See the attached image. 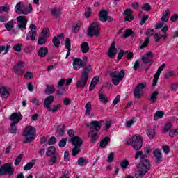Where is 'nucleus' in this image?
I'll list each match as a JSON object with an SVG mask.
<instances>
[{
  "mask_svg": "<svg viewBox=\"0 0 178 178\" xmlns=\"http://www.w3.org/2000/svg\"><path fill=\"white\" fill-rule=\"evenodd\" d=\"M147 154H144L143 151H138L135 154L136 160L140 158V162L138 165V169L145 173H148V170L151 169V163H149V161L147 160Z\"/></svg>",
  "mask_w": 178,
  "mask_h": 178,
  "instance_id": "f257e3e1",
  "label": "nucleus"
},
{
  "mask_svg": "<svg viewBox=\"0 0 178 178\" xmlns=\"http://www.w3.org/2000/svg\"><path fill=\"white\" fill-rule=\"evenodd\" d=\"M102 123H104V121L102 120H94L90 122V131L88 133V136L91 138V143L93 144L98 140V131L101 130Z\"/></svg>",
  "mask_w": 178,
  "mask_h": 178,
  "instance_id": "f03ea898",
  "label": "nucleus"
},
{
  "mask_svg": "<svg viewBox=\"0 0 178 178\" xmlns=\"http://www.w3.org/2000/svg\"><path fill=\"white\" fill-rule=\"evenodd\" d=\"M37 130L32 126H28L24 130L23 136L24 137V143L27 144L31 143L35 137Z\"/></svg>",
  "mask_w": 178,
  "mask_h": 178,
  "instance_id": "7ed1b4c3",
  "label": "nucleus"
},
{
  "mask_svg": "<svg viewBox=\"0 0 178 178\" xmlns=\"http://www.w3.org/2000/svg\"><path fill=\"white\" fill-rule=\"evenodd\" d=\"M128 145H131L135 151H140L143 147V139L140 136H134L128 141Z\"/></svg>",
  "mask_w": 178,
  "mask_h": 178,
  "instance_id": "20e7f679",
  "label": "nucleus"
},
{
  "mask_svg": "<svg viewBox=\"0 0 178 178\" xmlns=\"http://www.w3.org/2000/svg\"><path fill=\"white\" fill-rule=\"evenodd\" d=\"M124 71H113L110 73V77L111 79V81L114 86H118L120 81L123 80L124 77Z\"/></svg>",
  "mask_w": 178,
  "mask_h": 178,
  "instance_id": "39448f33",
  "label": "nucleus"
},
{
  "mask_svg": "<svg viewBox=\"0 0 178 178\" xmlns=\"http://www.w3.org/2000/svg\"><path fill=\"white\" fill-rule=\"evenodd\" d=\"M99 30H101L99 24L97 22H93L88 29V35L89 37H94V35L99 37Z\"/></svg>",
  "mask_w": 178,
  "mask_h": 178,
  "instance_id": "423d86ee",
  "label": "nucleus"
},
{
  "mask_svg": "<svg viewBox=\"0 0 178 178\" xmlns=\"http://www.w3.org/2000/svg\"><path fill=\"white\" fill-rule=\"evenodd\" d=\"M146 87L147 85L144 83H140L138 84L134 90V97L137 99H140V98L143 97L144 94V88H145Z\"/></svg>",
  "mask_w": 178,
  "mask_h": 178,
  "instance_id": "0eeeda50",
  "label": "nucleus"
},
{
  "mask_svg": "<svg viewBox=\"0 0 178 178\" xmlns=\"http://www.w3.org/2000/svg\"><path fill=\"white\" fill-rule=\"evenodd\" d=\"M14 172L15 169L10 166V164L7 163L1 165L0 168V176H5L6 175L12 176Z\"/></svg>",
  "mask_w": 178,
  "mask_h": 178,
  "instance_id": "6e6552de",
  "label": "nucleus"
},
{
  "mask_svg": "<svg viewBox=\"0 0 178 178\" xmlns=\"http://www.w3.org/2000/svg\"><path fill=\"white\" fill-rule=\"evenodd\" d=\"M17 22V27L20 29L22 31H24L27 29V18L26 16L19 15L16 18Z\"/></svg>",
  "mask_w": 178,
  "mask_h": 178,
  "instance_id": "1a4fd4ad",
  "label": "nucleus"
},
{
  "mask_svg": "<svg viewBox=\"0 0 178 178\" xmlns=\"http://www.w3.org/2000/svg\"><path fill=\"white\" fill-rule=\"evenodd\" d=\"M87 57L83 58V60L75 58L73 60V67L74 70H77V69H81V67H85L86 63H87Z\"/></svg>",
  "mask_w": 178,
  "mask_h": 178,
  "instance_id": "9d476101",
  "label": "nucleus"
},
{
  "mask_svg": "<svg viewBox=\"0 0 178 178\" xmlns=\"http://www.w3.org/2000/svg\"><path fill=\"white\" fill-rule=\"evenodd\" d=\"M29 31L26 34V40H31V41H35L37 37V26L31 24L29 26Z\"/></svg>",
  "mask_w": 178,
  "mask_h": 178,
  "instance_id": "9b49d317",
  "label": "nucleus"
},
{
  "mask_svg": "<svg viewBox=\"0 0 178 178\" xmlns=\"http://www.w3.org/2000/svg\"><path fill=\"white\" fill-rule=\"evenodd\" d=\"M26 65V63L23 61H19L15 65H14V72L17 76H23L24 74V66Z\"/></svg>",
  "mask_w": 178,
  "mask_h": 178,
  "instance_id": "f8f14e48",
  "label": "nucleus"
},
{
  "mask_svg": "<svg viewBox=\"0 0 178 178\" xmlns=\"http://www.w3.org/2000/svg\"><path fill=\"white\" fill-rule=\"evenodd\" d=\"M87 81H88V77L86 72H82L81 77L78 80L76 83V86L78 88H84L87 85Z\"/></svg>",
  "mask_w": 178,
  "mask_h": 178,
  "instance_id": "ddd939ff",
  "label": "nucleus"
},
{
  "mask_svg": "<svg viewBox=\"0 0 178 178\" xmlns=\"http://www.w3.org/2000/svg\"><path fill=\"white\" fill-rule=\"evenodd\" d=\"M22 119H23V115H22V113H20V112L13 113L9 117V120L13 122V123L18 124L20 120H22Z\"/></svg>",
  "mask_w": 178,
  "mask_h": 178,
  "instance_id": "4468645a",
  "label": "nucleus"
},
{
  "mask_svg": "<svg viewBox=\"0 0 178 178\" xmlns=\"http://www.w3.org/2000/svg\"><path fill=\"white\" fill-rule=\"evenodd\" d=\"M65 35L63 33H60L58 36H54L52 40V42L56 48H59L60 45V40L64 41Z\"/></svg>",
  "mask_w": 178,
  "mask_h": 178,
  "instance_id": "2eb2a0df",
  "label": "nucleus"
},
{
  "mask_svg": "<svg viewBox=\"0 0 178 178\" xmlns=\"http://www.w3.org/2000/svg\"><path fill=\"white\" fill-rule=\"evenodd\" d=\"M165 66H166L165 63H163L160 67H159L157 72L154 74V79H153V86H156V83H158V79H159V76H161V73L162 72V70L165 69Z\"/></svg>",
  "mask_w": 178,
  "mask_h": 178,
  "instance_id": "dca6fc26",
  "label": "nucleus"
},
{
  "mask_svg": "<svg viewBox=\"0 0 178 178\" xmlns=\"http://www.w3.org/2000/svg\"><path fill=\"white\" fill-rule=\"evenodd\" d=\"M71 142L74 147L80 148L83 144V139L79 136H74L71 138Z\"/></svg>",
  "mask_w": 178,
  "mask_h": 178,
  "instance_id": "f3484780",
  "label": "nucleus"
},
{
  "mask_svg": "<svg viewBox=\"0 0 178 178\" xmlns=\"http://www.w3.org/2000/svg\"><path fill=\"white\" fill-rule=\"evenodd\" d=\"M124 15L125 16V22H132L134 19V16H133V11L130 8H127L124 10Z\"/></svg>",
  "mask_w": 178,
  "mask_h": 178,
  "instance_id": "a211bd4d",
  "label": "nucleus"
},
{
  "mask_svg": "<svg viewBox=\"0 0 178 178\" xmlns=\"http://www.w3.org/2000/svg\"><path fill=\"white\" fill-rule=\"evenodd\" d=\"M152 58H154V53L153 52H147L145 54L142 58V60L143 63H149L152 62Z\"/></svg>",
  "mask_w": 178,
  "mask_h": 178,
  "instance_id": "6ab92c4d",
  "label": "nucleus"
},
{
  "mask_svg": "<svg viewBox=\"0 0 178 178\" xmlns=\"http://www.w3.org/2000/svg\"><path fill=\"white\" fill-rule=\"evenodd\" d=\"M116 42H113L111 45L108 49V57L113 58L116 55V52H118V49H116Z\"/></svg>",
  "mask_w": 178,
  "mask_h": 178,
  "instance_id": "aec40b11",
  "label": "nucleus"
},
{
  "mask_svg": "<svg viewBox=\"0 0 178 178\" xmlns=\"http://www.w3.org/2000/svg\"><path fill=\"white\" fill-rule=\"evenodd\" d=\"M54 99H55V97L52 95L48 96L44 101V108H47V109H49L51 107V105H52V102H54Z\"/></svg>",
  "mask_w": 178,
  "mask_h": 178,
  "instance_id": "412c9836",
  "label": "nucleus"
},
{
  "mask_svg": "<svg viewBox=\"0 0 178 178\" xmlns=\"http://www.w3.org/2000/svg\"><path fill=\"white\" fill-rule=\"evenodd\" d=\"M60 161V156L59 154L50 156V159L48 161L49 165H54L55 163H58Z\"/></svg>",
  "mask_w": 178,
  "mask_h": 178,
  "instance_id": "4be33fe9",
  "label": "nucleus"
},
{
  "mask_svg": "<svg viewBox=\"0 0 178 178\" xmlns=\"http://www.w3.org/2000/svg\"><path fill=\"white\" fill-rule=\"evenodd\" d=\"M85 115L86 116H90V118H93L94 113H91V111H92V105L91 104V102H88L86 106H85Z\"/></svg>",
  "mask_w": 178,
  "mask_h": 178,
  "instance_id": "5701e85b",
  "label": "nucleus"
},
{
  "mask_svg": "<svg viewBox=\"0 0 178 178\" xmlns=\"http://www.w3.org/2000/svg\"><path fill=\"white\" fill-rule=\"evenodd\" d=\"M0 95H1L2 98H9L10 93L8 90V88L6 86H0Z\"/></svg>",
  "mask_w": 178,
  "mask_h": 178,
  "instance_id": "b1692460",
  "label": "nucleus"
},
{
  "mask_svg": "<svg viewBox=\"0 0 178 178\" xmlns=\"http://www.w3.org/2000/svg\"><path fill=\"white\" fill-rule=\"evenodd\" d=\"M99 18L102 23H105L108 21V11L102 10L99 13Z\"/></svg>",
  "mask_w": 178,
  "mask_h": 178,
  "instance_id": "393cba45",
  "label": "nucleus"
},
{
  "mask_svg": "<svg viewBox=\"0 0 178 178\" xmlns=\"http://www.w3.org/2000/svg\"><path fill=\"white\" fill-rule=\"evenodd\" d=\"M153 154L156 158V163H159L161 161V159H162V152L158 149H156L154 150Z\"/></svg>",
  "mask_w": 178,
  "mask_h": 178,
  "instance_id": "a878e982",
  "label": "nucleus"
},
{
  "mask_svg": "<svg viewBox=\"0 0 178 178\" xmlns=\"http://www.w3.org/2000/svg\"><path fill=\"white\" fill-rule=\"evenodd\" d=\"M58 153L56 152V149L54 146H50L47 152L46 156H54V155H57Z\"/></svg>",
  "mask_w": 178,
  "mask_h": 178,
  "instance_id": "bb28decb",
  "label": "nucleus"
},
{
  "mask_svg": "<svg viewBox=\"0 0 178 178\" xmlns=\"http://www.w3.org/2000/svg\"><path fill=\"white\" fill-rule=\"evenodd\" d=\"M47 54H48V48H47L46 47H42L40 48L38 52V55L40 58H45Z\"/></svg>",
  "mask_w": 178,
  "mask_h": 178,
  "instance_id": "cd10ccee",
  "label": "nucleus"
},
{
  "mask_svg": "<svg viewBox=\"0 0 178 178\" xmlns=\"http://www.w3.org/2000/svg\"><path fill=\"white\" fill-rule=\"evenodd\" d=\"M51 15L53 17H55V19H58L59 16L62 15V12H60V9L54 7L51 10Z\"/></svg>",
  "mask_w": 178,
  "mask_h": 178,
  "instance_id": "c85d7f7f",
  "label": "nucleus"
},
{
  "mask_svg": "<svg viewBox=\"0 0 178 178\" xmlns=\"http://www.w3.org/2000/svg\"><path fill=\"white\" fill-rule=\"evenodd\" d=\"M98 81H99V76H95L92 79L90 86L89 87V91H92V90H94V88L95 87V86H97V83H98Z\"/></svg>",
  "mask_w": 178,
  "mask_h": 178,
  "instance_id": "c756f323",
  "label": "nucleus"
},
{
  "mask_svg": "<svg viewBox=\"0 0 178 178\" xmlns=\"http://www.w3.org/2000/svg\"><path fill=\"white\" fill-rule=\"evenodd\" d=\"M99 99L102 104H106V102H108V97L105 94H104L102 89L99 91Z\"/></svg>",
  "mask_w": 178,
  "mask_h": 178,
  "instance_id": "7c9ffc66",
  "label": "nucleus"
},
{
  "mask_svg": "<svg viewBox=\"0 0 178 178\" xmlns=\"http://www.w3.org/2000/svg\"><path fill=\"white\" fill-rule=\"evenodd\" d=\"M15 11L18 15H23V13L24 12L23 10V3L22 2H19L15 7Z\"/></svg>",
  "mask_w": 178,
  "mask_h": 178,
  "instance_id": "2f4dec72",
  "label": "nucleus"
},
{
  "mask_svg": "<svg viewBox=\"0 0 178 178\" xmlns=\"http://www.w3.org/2000/svg\"><path fill=\"white\" fill-rule=\"evenodd\" d=\"M81 51H82L83 54H87V52L90 51V46H88V43L87 42H83L81 44Z\"/></svg>",
  "mask_w": 178,
  "mask_h": 178,
  "instance_id": "473e14b6",
  "label": "nucleus"
},
{
  "mask_svg": "<svg viewBox=\"0 0 178 178\" xmlns=\"http://www.w3.org/2000/svg\"><path fill=\"white\" fill-rule=\"evenodd\" d=\"M62 108L61 104H56L51 106L49 108L47 109L49 112H52L53 113H55V112H58V111H60V108Z\"/></svg>",
  "mask_w": 178,
  "mask_h": 178,
  "instance_id": "72a5a7b5",
  "label": "nucleus"
},
{
  "mask_svg": "<svg viewBox=\"0 0 178 178\" xmlns=\"http://www.w3.org/2000/svg\"><path fill=\"white\" fill-rule=\"evenodd\" d=\"M46 90H44L45 94H47V95H49L51 94H54L55 92V87H54V85L49 86L46 85Z\"/></svg>",
  "mask_w": 178,
  "mask_h": 178,
  "instance_id": "f704fd0d",
  "label": "nucleus"
},
{
  "mask_svg": "<svg viewBox=\"0 0 178 178\" xmlns=\"http://www.w3.org/2000/svg\"><path fill=\"white\" fill-rule=\"evenodd\" d=\"M122 38H127V37H136V34L131 29H127L125 31V34L122 35Z\"/></svg>",
  "mask_w": 178,
  "mask_h": 178,
  "instance_id": "c9c22d12",
  "label": "nucleus"
},
{
  "mask_svg": "<svg viewBox=\"0 0 178 178\" xmlns=\"http://www.w3.org/2000/svg\"><path fill=\"white\" fill-rule=\"evenodd\" d=\"M111 141V138L109 137H105L103 138V140L100 143V147L101 148H105L108 144H109V142Z\"/></svg>",
  "mask_w": 178,
  "mask_h": 178,
  "instance_id": "e433bc0d",
  "label": "nucleus"
},
{
  "mask_svg": "<svg viewBox=\"0 0 178 178\" xmlns=\"http://www.w3.org/2000/svg\"><path fill=\"white\" fill-rule=\"evenodd\" d=\"M169 15H170V12L169 10H166L161 17L163 23H166L169 20Z\"/></svg>",
  "mask_w": 178,
  "mask_h": 178,
  "instance_id": "4c0bfd02",
  "label": "nucleus"
},
{
  "mask_svg": "<svg viewBox=\"0 0 178 178\" xmlns=\"http://www.w3.org/2000/svg\"><path fill=\"white\" fill-rule=\"evenodd\" d=\"M35 160H31V162L28 163L24 168V170H30V169H33V166L35 165Z\"/></svg>",
  "mask_w": 178,
  "mask_h": 178,
  "instance_id": "58836bf2",
  "label": "nucleus"
},
{
  "mask_svg": "<svg viewBox=\"0 0 178 178\" xmlns=\"http://www.w3.org/2000/svg\"><path fill=\"white\" fill-rule=\"evenodd\" d=\"M88 163V159H84L83 157H80L78 159L79 166H86V165H87Z\"/></svg>",
  "mask_w": 178,
  "mask_h": 178,
  "instance_id": "ea45409f",
  "label": "nucleus"
},
{
  "mask_svg": "<svg viewBox=\"0 0 178 178\" xmlns=\"http://www.w3.org/2000/svg\"><path fill=\"white\" fill-rule=\"evenodd\" d=\"M165 115V113H163V111H158L155 113L154 115V120H158V119H161V118H163Z\"/></svg>",
  "mask_w": 178,
  "mask_h": 178,
  "instance_id": "a19ab883",
  "label": "nucleus"
},
{
  "mask_svg": "<svg viewBox=\"0 0 178 178\" xmlns=\"http://www.w3.org/2000/svg\"><path fill=\"white\" fill-rule=\"evenodd\" d=\"M47 37L45 36H40L38 40V45H45L47 44Z\"/></svg>",
  "mask_w": 178,
  "mask_h": 178,
  "instance_id": "79ce46f5",
  "label": "nucleus"
},
{
  "mask_svg": "<svg viewBox=\"0 0 178 178\" xmlns=\"http://www.w3.org/2000/svg\"><path fill=\"white\" fill-rule=\"evenodd\" d=\"M17 123L12 122L10 124V134H15L17 131V127H16Z\"/></svg>",
  "mask_w": 178,
  "mask_h": 178,
  "instance_id": "37998d69",
  "label": "nucleus"
},
{
  "mask_svg": "<svg viewBox=\"0 0 178 178\" xmlns=\"http://www.w3.org/2000/svg\"><path fill=\"white\" fill-rule=\"evenodd\" d=\"M147 134L149 137V138L150 139H152L154 138V137H155V130H154V129L152 128H149L147 130Z\"/></svg>",
  "mask_w": 178,
  "mask_h": 178,
  "instance_id": "c03bdc74",
  "label": "nucleus"
},
{
  "mask_svg": "<svg viewBox=\"0 0 178 178\" xmlns=\"http://www.w3.org/2000/svg\"><path fill=\"white\" fill-rule=\"evenodd\" d=\"M9 49H10V45L0 46V54H2L4 51V55H6L9 52Z\"/></svg>",
  "mask_w": 178,
  "mask_h": 178,
  "instance_id": "a18cd8bd",
  "label": "nucleus"
},
{
  "mask_svg": "<svg viewBox=\"0 0 178 178\" xmlns=\"http://www.w3.org/2000/svg\"><path fill=\"white\" fill-rule=\"evenodd\" d=\"M158 91H154L150 95V101L152 102V104H155V102H156V97H158Z\"/></svg>",
  "mask_w": 178,
  "mask_h": 178,
  "instance_id": "49530a36",
  "label": "nucleus"
},
{
  "mask_svg": "<svg viewBox=\"0 0 178 178\" xmlns=\"http://www.w3.org/2000/svg\"><path fill=\"white\" fill-rule=\"evenodd\" d=\"M145 175H147L146 172H144V171H141V170H138V172L135 174V177L143 178Z\"/></svg>",
  "mask_w": 178,
  "mask_h": 178,
  "instance_id": "de8ad7c7",
  "label": "nucleus"
},
{
  "mask_svg": "<svg viewBox=\"0 0 178 178\" xmlns=\"http://www.w3.org/2000/svg\"><path fill=\"white\" fill-rule=\"evenodd\" d=\"M5 28L6 30H8V31H10L13 29V20H10L7 24H6Z\"/></svg>",
  "mask_w": 178,
  "mask_h": 178,
  "instance_id": "09e8293b",
  "label": "nucleus"
},
{
  "mask_svg": "<svg viewBox=\"0 0 178 178\" xmlns=\"http://www.w3.org/2000/svg\"><path fill=\"white\" fill-rule=\"evenodd\" d=\"M81 26V24H80V22H78L77 24H74L72 26L73 33H77L79 30H80Z\"/></svg>",
  "mask_w": 178,
  "mask_h": 178,
  "instance_id": "8fccbe9b",
  "label": "nucleus"
},
{
  "mask_svg": "<svg viewBox=\"0 0 178 178\" xmlns=\"http://www.w3.org/2000/svg\"><path fill=\"white\" fill-rule=\"evenodd\" d=\"M65 48L67 51H72V42L70 38H67L65 40Z\"/></svg>",
  "mask_w": 178,
  "mask_h": 178,
  "instance_id": "3c124183",
  "label": "nucleus"
},
{
  "mask_svg": "<svg viewBox=\"0 0 178 178\" xmlns=\"http://www.w3.org/2000/svg\"><path fill=\"white\" fill-rule=\"evenodd\" d=\"M22 159H23V154H19V156L17 157V159L14 162V165H15V166L20 165V162H22Z\"/></svg>",
  "mask_w": 178,
  "mask_h": 178,
  "instance_id": "603ef678",
  "label": "nucleus"
},
{
  "mask_svg": "<svg viewBox=\"0 0 178 178\" xmlns=\"http://www.w3.org/2000/svg\"><path fill=\"white\" fill-rule=\"evenodd\" d=\"M149 44V38H147L144 42L139 47V49H144Z\"/></svg>",
  "mask_w": 178,
  "mask_h": 178,
  "instance_id": "864d4df0",
  "label": "nucleus"
},
{
  "mask_svg": "<svg viewBox=\"0 0 178 178\" xmlns=\"http://www.w3.org/2000/svg\"><path fill=\"white\" fill-rule=\"evenodd\" d=\"M120 166L122 169H127V166H129V161L127 160H124L120 163Z\"/></svg>",
  "mask_w": 178,
  "mask_h": 178,
  "instance_id": "5fc2aeb1",
  "label": "nucleus"
},
{
  "mask_svg": "<svg viewBox=\"0 0 178 178\" xmlns=\"http://www.w3.org/2000/svg\"><path fill=\"white\" fill-rule=\"evenodd\" d=\"M86 73L87 74V76L88 77V74H90V73H91V72H92V65H88L86 67H85V71Z\"/></svg>",
  "mask_w": 178,
  "mask_h": 178,
  "instance_id": "6e6d98bb",
  "label": "nucleus"
},
{
  "mask_svg": "<svg viewBox=\"0 0 178 178\" xmlns=\"http://www.w3.org/2000/svg\"><path fill=\"white\" fill-rule=\"evenodd\" d=\"M48 35H49V29H43V30L42 31V36L47 37L48 38Z\"/></svg>",
  "mask_w": 178,
  "mask_h": 178,
  "instance_id": "4d7b16f0",
  "label": "nucleus"
},
{
  "mask_svg": "<svg viewBox=\"0 0 178 178\" xmlns=\"http://www.w3.org/2000/svg\"><path fill=\"white\" fill-rule=\"evenodd\" d=\"M172 129V122H168L164 127L163 131L164 133H168Z\"/></svg>",
  "mask_w": 178,
  "mask_h": 178,
  "instance_id": "13d9d810",
  "label": "nucleus"
},
{
  "mask_svg": "<svg viewBox=\"0 0 178 178\" xmlns=\"http://www.w3.org/2000/svg\"><path fill=\"white\" fill-rule=\"evenodd\" d=\"M173 76H175V71H170L165 74L164 78L168 79L173 77Z\"/></svg>",
  "mask_w": 178,
  "mask_h": 178,
  "instance_id": "bf43d9fd",
  "label": "nucleus"
},
{
  "mask_svg": "<svg viewBox=\"0 0 178 178\" xmlns=\"http://www.w3.org/2000/svg\"><path fill=\"white\" fill-rule=\"evenodd\" d=\"M67 138H63V139L60 141V143H59V144H58L60 148H64V147L66 146V143H67Z\"/></svg>",
  "mask_w": 178,
  "mask_h": 178,
  "instance_id": "052dcab7",
  "label": "nucleus"
},
{
  "mask_svg": "<svg viewBox=\"0 0 178 178\" xmlns=\"http://www.w3.org/2000/svg\"><path fill=\"white\" fill-rule=\"evenodd\" d=\"M79 147H74L72 149V156H76V155H79L80 154V149Z\"/></svg>",
  "mask_w": 178,
  "mask_h": 178,
  "instance_id": "680f3d73",
  "label": "nucleus"
},
{
  "mask_svg": "<svg viewBox=\"0 0 178 178\" xmlns=\"http://www.w3.org/2000/svg\"><path fill=\"white\" fill-rule=\"evenodd\" d=\"M56 143V138L55 136H53L50 138L48 140V145H54Z\"/></svg>",
  "mask_w": 178,
  "mask_h": 178,
  "instance_id": "e2e57ef3",
  "label": "nucleus"
},
{
  "mask_svg": "<svg viewBox=\"0 0 178 178\" xmlns=\"http://www.w3.org/2000/svg\"><path fill=\"white\" fill-rule=\"evenodd\" d=\"M91 8L88 7L86 9V11L85 13V17H86V19H88V17H90V16H91Z\"/></svg>",
  "mask_w": 178,
  "mask_h": 178,
  "instance_id": "0e129e2a",
  "label": "nucleus"
},
{
  "mask_svg": "<svg viewBox=\"0 0 178 178\" xmlns=\"http://www.w3.org/2000/svg\"><path fill=\"white\" fill-rule=\"evenodd\" d=\"M142 9L146 12H149V10H151V5H149V3H145Z\"/></svg>",
  "mask_w": 178,
  "mask_h": 178,
  "instance_id": "69168bd1",
  "label": "nucleus"
},
{
  "mask_svg": "<svg viewBox=\"0 0 178 178\" xmlns=\"http://www.w3.org/2000/svg\"><path fill=\"white\" fill-rule=\"evenodd\" d=\"M155 31L154 29H147V32H146V35H147V37H151V35H154Z\"/></svg>",
  "mask_w": 178,
  "mask_h": 178,
  "instance_id": "338daca9",
  "label": "nucleus"
},
{
  "mask_svg": "<svg viewBox=\"0 0 178 178\" xmlns=\"http://www.w3.org/2000/svg\"><path fill=\"white\" fill-rule=\"evenodd\" d=\"M33 77H34V75L33 74V72H26V74L24 75L25 79H33Z\"/></svg>",
  "mask_w": 178,
  "mask_h": 178,
  "instance_id": "774afa93",
  "label": "nucleus"
}]
</instances>
